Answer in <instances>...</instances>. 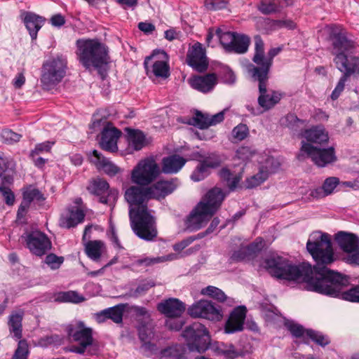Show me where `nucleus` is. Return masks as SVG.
<instances>
[{"mask_svg":"<svg viewBox=\"0 0 359 359\" xmlns=\"http://www.w3.org/2000/svg\"><path fill=\"white\" fill-rule=\"evenodd\" d=\"M85 213L82 210L77 208L76 210H72L69 216L64 222V225L67 229L75 227L83 221Z\"/></svg>","mask_w":359,"mask_h":359,"instance_id":"37998d69","label":"nucleus"},{"mask_svg":"<svg viewBox=\"0 0 359 359\" xmlns=\"http://www.w3.org/2000/svg\"><path fill=\"white\" fill-rule=\"evenodd\" d=\"M2 135L6 141H10L11 142H19L22 137L21 135L18 134L11 130H4Z\"/></svg>","mask_w":359,"mask_h":359,"instance_id":"680f3d73","label":"nucleus"},{"mask_svg":"<svg viewBox=\"0 0 359 359\" xmlns=\"http://www.w3.org/2000/svg\"><path fill=\"white\" fill-rule=\"evenodd\" d=\"M327 277L322 276L309 285V290L343 300L359 303V285L349 289V278L336 271L329 272Z\"/></svg>","mask_w":359,"mask_h":359,"instance_id":"20e7f679","label":"nucleus"},{"mask_svg":"<svg viewBox=\"0 0 359 359\" xmlns=\"http://www.w3.org/2000/svg\"><path fill=\"white\" fill-rule=\"evenodd\" d=\"M136 327L141 341L140 349L147 355H154L155 359H182L185 352L183 346L176 344L159 350L158 336L154 330V324L148 311L142 307H136Z\"/></svg>","mask_w":359,"mask_h":359,"instance_id":"7ed1b4c3","label":"nucleus"},{"mask_svg":"<svg viewBox=\"0 0 359 359\" xmlns=\"http://www.w3.org/2000/svg\"><path fill=\"white\" fill-rule=\"evenodd\" d=\"M187 313L194 318H204L214 322L220 321L223 318L221 307L207 299L194 303L189 307Z\"/></svg>","mask_w":359,"mask_h":359,"instance_id":"dca6fc26","label":"nucleus"},{"mask_svg":"<svg viewBox=\"0 0 359 359\" xmlns=\"http://www.w3.org/2000/svg\"><path fill=\"white\" fill-rule=\"evenodd\" d=\"M335 241L343 252L353 251L359 245V238L353 233L340 231L336 234Z\"/></svg>","mask_w":359,"mask_h":359,"instance_id":"2f4dec72","label":"nucleus"},{"mask_svg":"<svg viewBox=\"0 0 359 359\" xmlns=\"http://www.w3.org/2000/svg\"><path fill=\"white\" fill-rule=\"evenodd\" d=\"M67 334L78 346H72L70 351L78 354H84L86 348L93 344V329L87 327L83 321H79L76 326L67 327Z\"/></svg>","mask_w":359,"mask_h":359,"instance_id":"ddd939ff","label":"nucleus"},{"mask_svg":"<svg viewBox=\"0 0 359 359\" xmlns=\"http://www.w3.org/2000/svg\"><path fill=\"white\" fill-rule=\"evenodd\" d=\"M201 294L204 296H208L219 302H224L228 299L227 296L222 290L212 285L203 288L201 291Z\"/></svg>","mask_w":359,"mask_h":359,"instance_id":"a19ab883","label":"nucleus"},{"mask_svg":"<svg viewBox=\"0 0 359 359\" xmlns=\"http://www.w3.org/2000/svg\"><path fill=\"white\" fill-rule=\"evenodd\" d=\"M125 309L126 304H119L105 309L95 314V320L98 323H102L110 319L116 324L121 323Z\"/></svg>","mask_w":359,"mask_h":359,"instance_id":"cd10ccee","label":"nucleus"},{"mask_svg":"<svg viewBox=\"0 0 359 359\" xmlns=\"http://www.w3.org/2000/svg\"><path fill=\"white\" fill-rule=\"evenodd\" d=\"M182 336L191 351L201 353L205 351L210 341L209 331L201 323H194L187 327L182 332Z\"/></svg>","mask_w":359,"mask_h":359,"instance_id":"9d476101","label":"nucleus"},{"mask_svg":"<svg viewBox=\"0 0 359 359\" xmlns=\"http://www.w3.org/2000/svg\"><path fill=\"white\" fill-rule=\"evenodd\" d=\"M265 245L264 241L262 238H257L248 247V251L250 254H255L261 251Z\"/></svg>","mask_w":359,"mask_h":359,"instance_id":"bf43d9fd","label":"nucleus"},{"mask_svg":"<svg viewBox=\"0 0 359 359\" xmlns=\"http://www.w3.org/2000/svg\"><path fill=\"white\" fill-rule=\"evenodd\" d=\"M217 81L215 74H208L205 76H196L189 80L190 85L194 89L207 93L212 90Z\"/></svg>","mask_w":359,"mask_h":359,"instance_id":"7c9ffc66","label":"nucleus"},{"mask_svg":"<svg viewBox=\"0 0 359 359\" xmlns=\"http://www.w3.org/2000/svg\"><path fill=\"white\" fill-rule=\"evenodd\" d=\"M64 257H59L54 253L48 254L45 259V263L52 269H58L64 262Z\"/></svg>","mask_w":359,"mask_h":359,"instance_id":"09e8293b","label":"nucleus"},{"mask_svg":"<svg viewBox=\"0 0 359 359\" xmlns=\"http://www.w3.org/2000/svg\"><path fill=\"white\" fill-rule=\"evenodd\" d=\"M255 54L252 61L257 65H250L248 72L251 76L268 75L271 67V61L266 60L264 55V43L261 36H255Z\"/></svg>","mask_w":359,"mask_h":359,"instance_id":"6ab92c4d","label":"nucleus"},{"mask_svg":"<svg viewBox=\"0 0 359 359\" xmlns=\"http://www.w3.org/2000/svg\"><path fill=\"white\" fill-rule=\"evenodd\" d=\"M55 299L57 302L79 304L83 302L85 298L76 291L69 290L57 293Z\"/></svg>","mask_w":359,"mask_h":359,"instance_id":"58836bf2","label":"nucleus"},{"mask_svg":"<svg viewBox=\"0 0 359 359\" xmlns=\"http://www.w3.org/2000/svg\"><path fill=\"white\" fill-rule=\"evenodd\" d=\"M103 246L104 243L102 241H90L85 246L86 254L91 259L97 260L101 257Z\"/></svg>","mask_w":359,"mask_h":359,"instance_id":"ea45409f","label":"nucleus"},{"mask_svg":"<svg viewBox=\"0 0 359 359\" xmlns=\"http://www.w3.org/2000/svg\"><path fill=\"white\" fill-rule=\"evenodd\" d=\"M138 28L146 34H151L156 29L152 23L147 22H140Z\"/></svg>","mask_w":359,"mask_h":359,"instance_id":"69168bd1","label":"nucleus"},{"mask_svg":"<svg viewBox=\"0 0 359 359\" xmlns=\"http://www.w3.org/2000/svg\"><path fill=\"white\" fill-rule=\"evenodd\" d=\"M43 201L45 200L43 194L38 189H27L22 192V201L28 204L34 201Z\"/></svg>","mask_w":359,"mask_h":359,"instance_id":"c03bdc74","label":"nucleus"},{"mask_svg":"<svg viewBox=\"0 0 359 359\" xmlns=\"http://www.w3.org/2000/svg\"><path fill=\"white\" fill-rule=\"evenodd\" d=\"M246 308L238 306L231 313L225 325V332L230 334L241 331L246 317Z\"/></svg>","mask_w":359,"mask_h":359,"instance_id":"bb28decb","label":"nucleus"},{"mask_svg":"<svg viewBox=\"0 0 359 359\" xmlns=\"http://www.w3.org/2000/svg\"><path fill=\"white\" fill-rule=\"evenodd\" d=\"M266 156L250 147H241L237 149L236 154V158L244 163L250 161H256L261 164L264 163Z\"/></svg>","mask_w":359,"mask_h":359,"instance_id":"473e14b6","label":"nucleus"},{"mask_svg":"<svg viewBox=\"0 0 359 359\" xmlns=\"http://www.w3.org/2000/svg\"><path fill=\"white\" fill-rule=\"evenodd\" d=\"M124 198L129 204V217L132 230L135 232V185L129 186L128 182H123Z\"/></svg>","mask_w":359,"mask_h":359,"instance_id":"f704fd0d","label":"nucleus"},{"mask_svg":"<svg viewBox=\"0 0 359 359\" xmlns=\"http://www.w3.org/2000/svg\"><path fill=\"white\" fill-rule=\"evenodd\" d=\"M255 81H259V96L258 97L259 104L265 109H269L273 107L281 99V94L277 91L268 90L267 81L268 75H259L252 76Z\"/></svg>","mask_w":359,"mask_h":359,"instance_id":"aec40b11","label":"nucleus"},{"mask_svg":"<svg viewBox=\"0 0 359 359\" xmlns=\"http://www.w3.org/2000/svg\"><path fill=\"white\" fill-rule=\"evenodd\" d=\"M186 61L190 67L198 72H203L206 69L208 62L205 55V50L201 43L196 42L189 46Z\"/></svg>","mask_w":359,"mask_h":359,"instance_id":"5701e85b","label":"nucleus"},{"mask_svg":"<svg viewBox=\"0 0 359 359\" xmlns=\"http://www.w3.org/2000/svg\"><path fill=\"white\" fill-rule=\"evenodd\" d=\"M21 239L29 251L39 257L44 255L51 248L50 239L39 231H27L21 236Z\"/></svg>","mask_w":359,"mask_h":359,"instance_id":"a211bd4d","label":"nucleus"},{"mask_svg":"<svg viewBox=\"0 0 359 359\" xmlns=\"http://www.w3.org/2000/svg\"><path fill=\"white\" fill-rule=\"evenodd\" d=\"M101 126H102V129L98 139L100 147L110 153L117 152L118 150L117 142L122 132L116 128L111 122L108 121L105 117L97 118L93 116L90 128L95 130Z\"/></svg>","mask_w":359,"mask_h":359,"instance_id":"6e6552de","label":"nucleus"},{"mask_svg":"<svg viewBox=\"0 0 359 359\" xmlns=\"http://www.w3.org/2000/svg\"><path fill=\"white\" fill-rule=\"evenodd\" d=\"M339 179L337 177H331L327 178L322 186L325 194L327 196L331 194L336 188V187L337 186V184H339Z\"/></svg>","mask_w":359,"mask_h":359,"instance_id":"864d4df0","label":"nucleus"},{"mask_svg":"<svg viewBox=\"0 0 359 359\" xmlns=\"http://www.w3.org/2000/svg\"><path fill=\"white\" fill-rule=\"evenodd\" d=\"M76 46L78 59L86 69H99L108 64V48L98 39H79Z\"/></svg>","mask_w":359,"mask_h":359,"instance_id":"0eeeda50","label":"nucleus"},{"mask_svg":"<svg viewBox=\"0 0 359 359\" xmlns=\"http://www.w3.org/2000/svg\"><path fill=\"white\" fill-rule=\"evenodd\" d=\"M306 249L316 262L312 266L309 263L293 264L285 258L273 256L265 260V267L271 276L287 280L305 284L309 290V285L318 276L327 277L330 271L327 268L337 259L332 248L330 236L321 231L313 232L306 243Z\"/></svg>","mask_w":359,"mask_h":359,"instance_id":"f257e3e1","label":"nucleus"},{"mask_svg":"<svg viewBox=\"0 0 359 359\" xmlns=\"http://www.w3.org/2000/svg\"><path fill=\"white\" fill-rule=\"evenodd\" d=\"M248 128L245 124H239L236 126L232 132L231 136L236 141H242L248 135Z\"/></svg>","mask_w":359,"mask_h":359,"instance_id":"8fccbe9b","label":"nucleus"},{"mask_svg":"<svg viewBox=\"0 0 359 359\" xmlns=\"http://www.w3.org/2000/svg\"><path fill=\"white\" fill-rule=\"evenodd\" d=\"M346 254L347 256L344 259L347 263L359 266V245Z\"/></svg>","mask_w":359,"mask_h":359,"instance_id":"052dcab7","label":"nucleus"},{"mask_svg":"<svg viewBox=\"0 0 359 359\" xmlns=\"http://www.w3.org/2000/svg\"><path fill=\"white\" fill-rule=\"evenodd\" d=\"M286 326L294 337L302 338L304 343H309L308 340L311 339L316 344L325 346L330 342L327 336L320 332L313 330H304L302 325L293 323H287Z\"/></svg>","mask_w":359,"mask_h":359,"instance_id":"412c9836","label":"nucleus"},{"mask_svg":"<svg viewBox=\"0 0 359 359\" xmlns=\"http://www.w3.org/2000/svg\"><path fill=\"white\" fill-rule=\"evenodd\" d=\"M158 311L166 318H180L186 311V304L177 298H168L157 305Z\"/></svg>","mask_w":359,"mask_h":359,"instance_id":"b1692460","label":"nucleus"},{"mask_svg":"<svg viewBox=\"0 0 359 359\" xmlns=\"http://www.w3.org/2000/svg\"><path fill=\"white\" fill-rule=\"evenodd\" d=\"M185 322L180 318H167L165 321V327L171 331H179Z\"/></svg>","mask_w":359,"mask_h":359,"instance_id":"3c124183","label":"nucleus"},{"mask_svg":"<svg viewBox=\"0 0 359 359\" xmlns=\"http://www.w3.org/2000/svg\"><path fill=\"white\" fill-rule=\"evenodd\" d=\"M90 161L95 164L98 170H102L105 174L111 177L115 176L121 170L119 167L96 149L92 151Z\"/></svg>","mask_w":359,"mask_h":359,"instance_id":"c85d7f7f","label":"nucleus"},{"mask_svg":"<svg viewBox=\"0 0 359 359\" xmlns=\"http://www.w3.org/2000/svg\"><path fill=\"white\" fill-rule=\"evenodd\" d=\"M67 61L57 56L43 64L41 83L43 88L49 90L58 84L66 74Z\"/></svg>","mask_w":359,"mask_h":359,"instance_id":"1a4fd4ad","label":"nucleus"},{"mask_svg":"<svg viewBox=\"0 0 359 359\" xmlns=\"http://www.w3.org/2000/svg\"><path fill=\"white\" fill-rule=\"evenodd\" d=\"M144 66L149 77L166 79L170 76L169 56L164 50H154L146 57Z\"/></svg>","mask_w":359,"mask_h":359,"instance_id":"4468645a","label":"nucleus"},{"mask_svg":"<svg viewBox=\"0 0 359 359\" xmlns=\"http://www.w3.org/2000/svg\"><path fill=\"white\" fill-rule=\"evenodd\" d=\"M152 139L142 131L136 130V151L151 144Z\"/></svg>","mask_w":359,"mask_h":359,"instance_id":"de8ad7c7","label":"nucleus"},{"mask_svg":"<svg viewBox=\"0 0 359 359\" xmlns=\"http://www.w3.org/2000/svg\"><path fill=\"white\" fill-rule=\"evenodd\" d=\"M22 15L24 16L23 22L32 39H36L38 32L44 25L46 19L34 13L28 11H25Z\"/></svg>","mask_w":359,"mask_h":359,"instance_id":"c756f323","label":"nucleus"},{"mask_svg":"<svg viewBox=\"0 0 359 359\" xmlns=\"http://www.w3.org/2000/svg\"><path fill=\"white\" fill-rule=\"evenodd\" d=\"M0 194L4 198L6 205L11 206L15 203V195L11 189L5 186H0Z\"/></svg>","mask_w":359,"mask_h":359,"instance_id":"4d7b16f0","label":"nucleus"},{"mask_svg":"<svg viewBox=\"0 0 359 359\" xmlns=\"http://www.w3.org/2000/svg\"><path fill=\"white\" fill-rule=\"evenodd\" d=\"M187 160L179 155H172L162 161V171L164 173H176L184 165Z\"/></svg>","mask_w":359,"mask_h":359,"instance_id":"72a5a7b5","label":"nucleus"},{"mask_svg":"<svg viewBox=\"0 0 359 359\" xmlns=\"http://www.w3.org/2000/svg\"><path fill=\"white\" fill-rule=\"evenodd\" d=\"M304 156L310 158L318 167H325L337 160L335 149L333 147L323 148L321 146L302 142L297 158L299 160H303Z\"/></svg>","mask_w":359,"mask_h":359,"instance_id":"f8f14e48","label":"nucleus"},{"mask_svg":"<svg viewBox=\"0 0 359 359\" xmlns=\"http://www.w3.org/2000/svg\"><path fill=\"white\" fill-rule=\"evenodd\" d=\"M54 142L46 141L42 143H39L35 145V147L30 152V157H36L44 153H49L51 151L52 147L54 145Z\"/></svg>","mask_w":359,"mask_h":359,"instance_id":"a18cd8bd","label":"nucleus"},{"mask_svg":"<svg viewBox=\"0 0 359 359\" xmlns=\"http://www.w3.org/2000/svg\"><path fill=\"white\" fill-rule=\"evenodd\" d=\"M225 196L219 187L209 190L187 217V228L196 231L204 226L220 208Z\"/></svg>","mask_w":359,"mask_h":359,"instance_id":"39448f33","label":"nucleus"},{"mask_svg":"<svg viewBox=\"0 0 359 359\" xmlns=\"http://www.w3.org/2000/svg\"><path fill=\"white\" fill-rule=\"evenodd\" d=\"M278 165V163L273 157L266 156L264 163H261L259 171L246 179V188L252 189L262 184L267 180L269 174L276 170Z\"/></svg>","mask_w":359,"mask_h":359,"instance_id":"4be33fe9","label":"nucleus"},{"mask_svg":"<svg viewBox=\"0 0 359 359\" xmlns=\"http://www.w3.org/2000/svg\"><path fill=\"white\" fill-rule=\"evenodd\" d=\"M215 351L222 355L225 359H234L241 355V353L234 348L232 344L217 343L214 346Z\"/></svg>","mask_w":359,"mask_h":359,"instance_id":"4c0bfd02","label":"nucleus"},{"mask_svg":"<svg viewBox=\"0 0 359 359\" xmlns=\"http://www.w3.org/2000/svg\"><path fill=\"white\" fill-rule=\"evenodd\" d=\"M107 235L110 240L116 244L117 246L120 245L119 240L116 232L115 226L113 224H110L109 229L107 231Z\"/></svg>","mask_w":359,"mask_h":359,"instance_id":"774afa93","label":"nucleus"},{"mask_svg":"<svg viewBox=\"0 0 359 359\" xmlns=\"http://www.w3.org/2000/svg\"><path fill=\"white\" fill-rule=\"evenodd\" d=\"M205 6L209 10H220L226 7V0H205Z\"/></svg>","mask_w":359,"mask_h":359,"instance_id":"13d9d810","label":"nucleus"},{"mask_svg":"<svg viewBox=\"0 0 359 359\" xmlns=\"http://www.w3.org/2000/svg\"><path fill=\"white\" fill-rule=\"evenodd\" d=\"M161 173L160 168L152 157L140 161L136 167V187H148Z\"/></svg>","mask_w":359,"mask_h":359,"instance_id":"f3484780","label":"nucleus"},{"mask_svg":"<svg viewBox=\"0 0 359 359\" xmlns=\"http://www.w3.org/2000/svg\"><path fill=\"white\" fill-rule=\"evenodd\" d=\"M86 189L91 195L96 196L99 203L102 204L111 205L118 198V191L111 189L107 181L100 177L90 180Z\"/></svg>","mask_w":359,"mask_h":359,"instance_id":"2eb2a0df","label":"nucleus"},{"mask_svg":"<svg viewBox=\"0 0 359 359\" xmlns=\"http://www.w3.org/2000/svg\"><path fill=\"white\" fill-rule=\"evenodd\" d=\"M301 136L306 142L302 141L304 143H309L314 146H324L329 142V134L323 126H312L304 130Z\"/></svg>","mask_w":359,"mask_h":359,"instance_id":"393cba45","label":"nucleus"},{"mask_svg":"<svg viewBox=\"0 0 359 359\" xmlns=\"http://www.w3.org/2000/svg\"><path fill=\"white\" fill-rule=\"evenodd\" d=\"M258 9L263 14H270L278 11V6L274 2L262 0L258 6Z\"/></svg>","mask_w":359,"mask_h":359,"instance_id":"5fc2aeb1","label":"nucleus"},{"mask_svg":"<svg viewBox=\"0 0 359 359\" xmlns=\"http://www.w3.org/2000/svg\"><path fill=\"white\" fill-rule=\"evenodd\" d=\"M223 120V111L215 115H210L208 114H203L200 111H196L194 116L189 118L187 123L200 129H206L221 123Z\"/></svg>","mask_w":359,"mask_h":359,"instance_id":"a878e982","label":"nucleus"},{"mask_svg":"<svg viewBox=\"0 0 359 359\" xmlns=\"http://www.w3.org/2000/svg\"><path fill=\"white\" fill-rule=\"evenodd\" d=\"M177 179L158 181L148 187H136V235L146 241H152L157 236L154 217L149 213L147 202L150 198H163L178 186Z\"/></svg>","mask_w":359,"mask_h":359,"instance_id":"f03ea898","label":"nucleus"},{"mask_svg":"<svg viewBox=\"0 0 359 359\" xmlns=\"http://www.w3.org/2000/svg\"><path fill=\"white\" fill-rule=\"evenodd\" d=\"M29 206L30 205L27 202L22 201L17 212V218L19 219L23 218L29 208Z\"/></svg>","mask_w":359,"mask_h":359,"instance_id":"338daca9","label":"nucleus"},{"mask_svg":"<svg viewBox=\"0 0 359 359\" xmlns=\"http://www.w3.org/2000/svg\"><path fill=\"white\" fill-rule=\"evenodd\" d=\"M348 77L344 75H342L339 79L335 88L332 91L331 94V98L333 100H337L341 93L344 91L345 88L346 82L347 81Z\"/></svg>","mask_w":359,"mask_h":359,"instance_id":"6e6d98bb","label":"nucleus"},{"mask_svg":"<svg viewBox=\"0 0 359 359\" xmlns=\"http://www.w3.org/2000/svg\"><path fill=\"white\" fill-rule=\"evenodd\" d=\"M24 313L22 311L12 313L9 316L8 327L11 333H13L16 339H21L22 337V319Z\"/></svg>","mask_w":359,"mask_h":359,"instance_id":"c9c22d12","label":"nucleus"},{"mask_svg":"<svg viewBox=\"0 0 359 359\" xmlns=\"http://www.w3.org/2000/svg\"><path fill=\"white\" fill-rule=\"evenodd\" d=\"M194 241V238H189L184 239L179 243H175L173 245V250L176 252H180L184 249H185L187 246H189Z\"/></svg>","mask_w":359,"mask_h":359,"instance_id":"0e129e2a","label":"nucleus"},{"mask_svg":"<svg viewBox=\"0 0 359 359\" xmlns=\"http://www.w3.org/2000/svg\"><path fill=\"white\" fill-rule=\"evenodd\" d=\"M215 35L224 49L229 53L243 54L248 51L250 44V38L244 34L223 31L217 28Z\"/></svg>","mask_w":359,"mask_h":359,"instance_id":"9b49d317","label":"nucleus"},{"mask_svg":"<svg viewBox=\"0 0 359 359\" xmlns=\"http://www.w3.org/2000/svg\"><path fill=\"white\" fill-rule=\"evenodd\" d=\"M154 282L151 280H144L140 282L136 288V293L142 294L154 286Z\"/></svg>","mask_w":359,"mask_h":359,"instance_id":"e2e57ef3","label":"nucleus"},{"mask_svg":"<svg viewBox=\"0 0 359 359\" xmlns=\"http://www.w3.org/2000/svg\"><path fill=\"white\" fill-rule=\"evenodd\" d=\"M208 175V171L201 163L196 168L191 175V179L194 182L204 180Z\"/></svg>","mask_w":359,"mask_h":359,"instance_id":"603ef678","label":"nucleus"},{"mask_svg":"<svg viewBox=\"0 0 359 359\" xmlns=\"http://www.w3.org/2000/svg\"><path fill=\"white\" fill-rule=\"evenodd\" d=\"M332 41V53L334 55V62L337 68L348 77L359 75V57L353 55L355 48L354 42L342 33L334 34Z\"/></svg>","mask_w":359,"mask_h":359,"instance_id":"423d86ee","label":"nucleus"},{"mask_svg":"<svg viewBox=\"0 0 359 359\" xmlns=\"http://www.w3.org/2000/svg\"><path fill=\"white\" fill-rule=\"evenodd\" d=\"M29 354L28 344L26 340H20L11 359H27Z\"/></svg>","mask_w":359,"mask_h":359,"instance_id":"49530a36","label":"nucleus"},{"mask_svg":"<svg viewBox=\"0 0 359 359\" xmlns=\"http://www.w3.org/2000/svg\"><path fill=\"white\" fill-rule=\"evenodd\" d=\"M177 258L175 254H170L165 256L156 257H144L136 260V266L147 267L159 263L174 260Z\"/></svg>","mask_w":359,"mask_h":359,"instance_id":"e433bc0d","label":"nucleus"},{"mask_svg":"<svg viewBox=\"0 0 359 359\" xmlns=\"http://www.w3.org/2000/svg\"><path fill=\"white\" fill-rule=\"evenodd\" d=\"M196 159L204 165L207 170L217 168L222 163L220 157L215 154H208V156L199 155L198 157H196Z\"/></svg>","mask_w":359,"mask_h":359,"instance_id":"79ce46f5","label":"nucleus"}]
</instances>
